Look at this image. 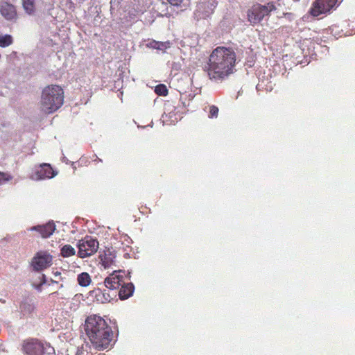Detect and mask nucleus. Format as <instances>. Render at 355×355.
I'll list each match as a JSON object with an SVG mask.
<instances>
[{
	"instance_id": "obj_24",
	"label": "nucleus",
	"mask_w": 355,
	"mask_h": 355,
	"mask_svg": "<svg viewBox=\"0 0 355 355\" xmlns=\"http://www.w3.org/2000/svg\"><path fill=\"white\" fill-rule=\"evenodd\" d=\"M12 176L6 173L0 172V185L5 184L6 182L12 180Z\"/></svg>"
},
{
	"instance_id": "obj_21",
	"label": "nucleus",
	"mask_w": 355,
	"mask_h": 355,
	"mask_svg": "<svg viewBox=\"0 0 355 355\" xmlns=\"http://www.w3.org/2000/svg\"><path fill=\"white\" fill-rule=\"evenodd\" d=\"M89 349H91V346L88 343L82 345L78 347L76 355H92V352L88 351Z\"/></svg>"
},
{
	"instance_id": "obj_20",
	"label": "nucleus",
	"mask_w": 355,
	"mask_h": 355,
	"mask_svg": "<svg viewBox=\"0 0 355 355\" xmlns=\"http://www.w3.org/2000/svg\"><path fill=\"white\" fill-rule=\"evenodd\" d=\"M75 249L70 245H65L61 249V254L64 257H68L75 254Z\"/></svg>"
},
{
	"instance_id": "obj_16",
	"label": "nucleus",
	"mask_w": 355,
	"mask_h": 355,
	"mask_svg": "<svg viewBox=\"0 0 355 355\" xmlns=\"http://www.w3.org/2000/svg\"><path fill=\"white\" fill-rule=\"evenodd\" d=\"M22 7L29 16H34L36 14V0H21Z\"/></svg>"
},
{
	"instance_id": "obj_30",
	"label": "nucleus",
	"mask_w": 355,
	"mask_h": 355,
	"mask_svg": "<svg viewBox=\"0 0 355 355\" xmlns=\"http://www.w3.org/2000/svg\"><path fill=\"white\" fill-rule=\"evenodd\" d=\"M53 275H54L55 278H57L61 275V273L58 271H56L53 273Z\"/></svg>"
},
{
	"instance_id": "obj_19",
	"label": "nucleus",
	"mask_w": 355,
	"mask_h": 355,
	"mask_svg": "<svg viewBox=\"0 0 355 355\" xmlns=\"http://www.w3.org/2000/svg\"><path fill=\"white\" fill-rule=\"evenodd\" d=\"M13 42L12 37L10 35H0V46L6 48Z\"/></svg>"
},
{
	"instance_id": "obj_8",
	"label": "nucleus",
	"mask_w": 355,
	"mask_h": 355,
	"mask_svg": "<svg viewBox=\"0 0 355 355\" xmlns=\"http://www.w3.org/2000/svg\"><path fill=\"white\" fill-rule=\"evenodd\" d=\"M216 6V0H199L195 11L196 17L197 19H204L209 17L213 13Z\"/></svg>"
},
{
	"instance_id": "obj_4",
	"label": "nucleus",
	"mask_w": 355,
	"mask_h": 355,
	"mask_svg": "<svg viewBox=\"0 0 355 355\" xmlns=\"http://www.w3.org/2000/svg\"><path fill=\"white\" fill-rule=\"evenodd\" d=\"M26 355H55L53 347L37 340H31L24 345Z\"/></svg>"
},
{
	"instance_id": "obj_27",
	"label": "nucleus",
	"mask_w": 355,
	"mask_h": 355,
	"mask_svg": "<svg viewBox=\"0 0 355 355\" xmlns=\"http://www.w3.org/2000/svg\"><path fill=\"white\" fill-rule=\"evenodd\" d=\"M170 42L168 41L167 42H158L157 44V50L164 51L170 47Z\"/></svg>"
},
{
	"instance_id": "obj_33",
	"label": "nucleus",
	"mask_w": 355,
	"mask_h": 355,
	"mask_svg": "<svg viewBox=\"0 0 355 355\" xmlns=\"http://www.w3.org/2000/svg\"><path fill=\"white\" fill-rule=\"evenodd\" d=\"M94 161L102 162V160L101 159H99L98 157H97L96 156V159Z\"/></svg>"
},
{
	"instance_id": "obj_12",
	"label": "nucleus",
	"mask_w": 355,
	"mask_h": 355,
	"mask_svg": "<svg viewBox=\"0 0 355 355\" xmlns=\"http://www.w3.org/2000/svg\"><path fill=\"white\" fill-rule=\"evenodd\" d=\"M56 175L57 173L53 170L49 164H42L36 168L31 178L35 180H40L45 178H53Z\"/></svg>"
},
{
	"instance_id": "obj_28",
	"label": "nucleus",
	"mask_w": 355,
	"mask_h": 355,
	"mask_svg": "<svg viewBox=\"0 0 355 355\" xmlns=\"http://www.w3.org/2000/svg\"><path fill=\"white\" fill-rule=\"evenodd\" d=\"M118 3H119L118 0H111L110 1V10H111L112 12L115 9V7L117 6Z\"/></svg>"
},
{
	"instance_id": "obj_3",
	"label": "nucleus",
	"mask_w": 355,
	"mask_h": 355,
	"mask_svg": "<svg viewBox=\"0 0 355 355\" xmlns=\"http://www.w3.org/2000/svg\"><path fill=\"white\" fill-rule=\"evenodd\" d=\"M64 92L58 85L45 87L41 96V109L47 114L52 113L59 109L63 104Z\"/></svg>"
},
{
	"instance_id": "obj_29",
	"label": "nucleus",
	"mask_w": 355,
	"mask_h": 355,
	"mask_svg": "<svg viewBox=\"0 0 355 355\" xmlns=\"http://www.w3.org/2000/svg\"><path fill=\"white\" fill-rule=\"evenodd\" d=\"M157 44H158V42L153 40V41H150L147 45L150 48L157 49V47H158Z\"/></svg>"
},
{
	"instance_id": "obj_2",
	"label": "nucleus",
	"mask_w": 355,
	"mask_h": 355,
	"mask_svg": "<svg viewBox=\"0 0 355 355\" xmlns=\"http://www.w3.org/2000/svg\"><path fill=\"white\" fill-rule=\"evenodd\" d=\"M85 330L95 349L101 351L110 347L113 334L111 327L103 318L89 316L85 321Z\"/></svg>"
},
{
	"instance_id": "obj_25",
	"label": "nucleus",
	"mask_w": 355,
	"mask_h": 355,
	"mask_svg": "<svg viewBox=\"0 0 355 355\" xmlns=\"http://www.w3.org/2000/svg\"><path fill=\"white\" fill-rule=\"evenodd\" d=\"M218 114V108L215 105H211L209 111V118H216Z\"/></svg>"
},
{
	"instance_id": "obj_13",
	"label": "nucleus",
	"mask_w": 355,
	"mask_h": 355,
	"mask_svg": "<svg viewBox=\"0 0 355 355\" xmlns=\"http://www.w3.org/2000/svg\"><path fill=\"white\" fill-rule=\"evenodd\" d=\"M0 13L8 21H12L17 18V10L15 6L7 1L0 2Z\"/></svg>"
},
{
	"instance_id": "obj_17",
	"label": "nucleus",
	"mask_w": 355,
	"mask_h": 355,
	"mask_svg": "<svg viewBox=\"0 0 355 355\" xmlns=\"http://www.w3.org/2000/svg\"><path fill=\"white\" fill-rule=\"evenodd\" d=\"M99 258L101 259V263L105 269L111 267L114 263V257L111 253L101 254Z\"/></svg>"
},
{
	"instance_id": "obj_18",
	"label": "nucleus",
	"mask_w": 355,
	"mask_h": 355,
	"mask_svg": "<svg viewBox=\"0 0 355 355\" xmlns=\"http://www.w3.org/2000/svg\"><path fill=\"white\" fill-rule=\"evenodd\" d=\"M77 281L78 284L83 287L89 286L92 282L89 275L85 272L78 275Z\"/></svg>"
},
{
	"instance_id": "obj_23",
	"label": "nucleus",
	"mask_w": 355,
	"mask_h": 355,
	"mask_svg": "<svg viewBox=\"0 0 355 355\" xmlns=\"http://www.w3.org/2000/svg\"><path fill=\"white\" fill-rule=\"evenodd\" d=\"M155 92L159 96H166L168 94V89L166 85L159 84L155 88Z\"/></svg>"
},
{
	"instance_id": "obj_32",
	"label": "nucleus",
	"mask_w": 355,
	"mask_h": 355,
	"mask_svg": "<svg viewBox=\"0 0 355 355\" xmlns=\"http://www.w3.org/2000/svg\"><path fill=\"white\" fill-rule=\"evenodd\" d=\"M62 161H63V162H66V163H67L68 159H67V157H66L63 156V157H62Z\"/></svg>"
},
{
	"instance_id": "obj_31",
	"label": "nucleus",
	"mask_w": 355,
	"mask_h": 355,
	"mask_svg": "<svg viewBox=\"0 0 355 355\" xmlns=\"http://www.w3.org/2000/svg\"><path fill=\"white\" fill-rule=\"evenodd\" d=\"M103 297H104L105 301L109 302L110 300V297L109 295H107V297H106L105 295L103 294Z\"/></svg>"
},
{
	"instance_id": "obj_26",
	"label": "nucleus",
	"mask_w": 355,
	"mask_h": 355,
	"mask_svg": "<svg viewBox=\"0 0 355 355\" xmlns=\"http://www.w3.org/2000/svg\"><path fill=\"white\" fill-rule=\"evenodd\" d=\"M21 311L25 313H31L34 307L31 304L24 303L21 306Z\"/></svg>"
},
{
	"instance_id": "obj_9",
	"label": "nucleus",
	"mask_w": 355,
	"mask_h": 355,
	"mask_svg": "<svg viewBox=\"0 0 355 355\" xmlns=\"http://www.w3.org/2000/svg\"><path fill=\"white\" fill-rule=\"evenodd\" d=\"M123 275H125L124 271L120 270L118 272L114 271L112 275L105 279L104 284L105 287L110 290L119 288L122 283H123L125 278L130 280L131 277L130 272H128L125 277H124Z\"/></svg>"
},
{
	"instance_id": "obj_10",
	"label": "nucleus",
	"mask_w": 355,
	"mask_h": 355,
	"mask_svg": "<svg viewBox=\"0 0 355 355\" xmlns=\"http://www.w3.org/2000/svg\"><path fill=\"white\" fill-rule=\"evenodd\" d=\"M167 1L170 3L169 7L164 2H159V3L157 4V9L161 10L160 15L162 16L171 15V13L168 10V8L172 9L173 7L180 8V10H183L189 5V2H190V0H167Z\"/></svg>"
},
{
	"instance_id": "obj_7",
	"label": "nucleus",
	"mask_w": 355,
	"mask_h": 355,
	"mask_svg": "<svg viewBox=\"0 0 355 355\" xmlns=\"http://www.w3.org/2000/svg\"><path fill=\"white\" fill-rule=\"evenodd\" d=\"M338 0H316L311 9V14L314 17H318L322 14H327L337 6Z\"/></svg>"
},
{
	"instance_id": "obj_22",
	"label": "nucleus",
	"mask_w": 355,
	"mask_h": 355,
	"mask_svg": "<svg viewBox=\"0 0 355 355\" xmlns=\"http://www.w3.org/2000/svg\"><path fill=\"white\" fill-rule=\"evenodd\" d=\"M55 6L51 2L44 3L43 11L46 12L48 15L53 16L55 14Z\"/></svg>"
},
{
	"instance_id": "obj_15",
	"label": "nucleus",
	"mask_w": 355,
	"mask_h": 355,
	"mask_svg": "<svg viewBox=\"0 0 355 355\" xmlns=\"http://www.w3.org/2000/svg\"><path fill=\"white\" fill-rule=\"evenodd\" d=\"M135 291V286L131 282H125V279L123 283L120 286L119 292V298L122 300H126L131 297Z\"/></svg>"
},
{
	"instance_id": "obj_6",
	"label": "nucleus",
	"mask_w": 355,
	"mask_h": 355,
	"mask_svg": "<svg viewBox=\"0 0 355 355\" xmlns=\"http://www.w3.org/2000/svg\"><path fill=\"white\" fill-rule=\"evenodd\" d=\"M98 245L97 239L91 236H86L78 242V256L80 258H85L93 255L97 252Z\"/></svg>"
},
{
	"instance_id": "obj_11",
	"label": "nucleus",
	"mask_w": 355,
	"mask_h": 355,
	"mask_svg": "<svg viewBox=\"0 0 355 355\" xmlns=\"http://www.w3.org/2000/svg\"><path fill=\"white\" fill-rule=\"evenodd\" d=\"M52 257L46 252H38L33 259L32 266L37 271L43 270L50 266Z\"/></svg>"
},
{
	"instance_id": "obj_5",
	"label": "nucleus",
	"mask_w": 355,
	"mask_h": 355,
	"mask_svg": "<svg viewBox=\"0 0 355 355\" xmlns=\"http://www.w3.org/2000/svg\"><path fill=\"white\" fill-rule=\"evenodd\" d=\"M275 9L272 3L266 5L254 4L248 10V19L252 24L259 23L265 17Z\"/></svg>"
},
{
	"instance_id": "obj_1",
	"label": "nucleus",
	"mask_w": 355,
	"mask_h": 355,
	"mask_svg": "<svg viewBox=\"0 0 355 355\" xmlns=\"http://www.w3.org/2000/svg\"><path fill=\"white\" fill-rule=\"evenodd\" d=\"M238 60L234 51L231 48L218 46L209 55L207 71L210 79L223 80L234 71Z\"/></svg>"
},
{
	"instance_id": "obj_14",
	"label": "nucleus",
	"mask_w": 355,
	"mask_h": 355,
	"mask_svg": "<svg viewBox=\"0 0 355 355\" xmlns=\"http://www.w3.org/2000/svg\"><path fill=\"white\" fill-rule=\"evenodd\" d=\"M29 231H36L40 233L42 238L50 237L55 230V225L53 222H49L44 225L33 226L28 229Z\"/></svg>"
}]
</instances>
